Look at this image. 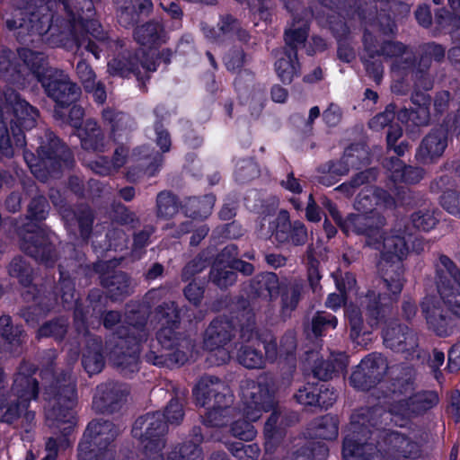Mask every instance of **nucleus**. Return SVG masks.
<instances>
[{"label":"nucleus","instance_id":"f257e3e1","mask_svg":"<svg viewBox=\"0 0 460 460\" xmlns=\"http://www.w3.org/2000/svg\"><path fill=\"white\" fill-rule=\"evenodd\" d=\"M323 205L345 233L366 234L367 243L381 252L380 265L384 274L378 290H369L366 296L359 298L360 305L366 309L368 315V324L374 327L402 291L403 279L401 261L409 251L405 235L384 236L380 228L385 225V218L378 213L368 215V212L373 211L374 206H392L393 199L383 190L367 188L358 196L355 202L356 209L362 213L349 215L344 221H341L336 207L330 200H324Z\"/></svg>","mask_w":460,"mask_h":460},{"label":"nucleus","instance_id":"f03ea898","mask_svg":"<svg viewBox=\"0 0 460 460\" xmlns=\"http://www.w3.org/2000/svg\"><path fill=\"white\" fill-rule=\"evenodd\" d=\"M367 416L361 414L354 415L352 421L345 436L342 446L343 460H385L390 457H415L418 454V446L403 435L397 432L385 434L383 442L379 443V449L372 444L362 443L366 437L367 430L365 422ZM372 426L377 424L372 417L367 419Z\"/></svg>","mask_w":460,"mask_h":460},{"label":"nucleus","instance_id":"7ed1b4c3","mask_svg":"<svg viewBox=\"0 0 460 460\" xmlns=\"http://www.w3.org/2000/svg\"><path fill=\"white\" fill-rule=\"evenodd\" d=\"M4 102L0 108V149L5 156L13 155L14 145H25L23 129L32 128L36 124L38 111L13 89L4 93Z\"/></svg>","mask_w":460,"mask_h":460},{"label":"nucleus","instance_id":"20e7f679","mask_svg":"<svg viewBox=\"0 0 460 460\" xmlns=\"http://www.w3.org/2000/svg\"><path fill=\"white\" fill-rule=\"evenodd\" d=\"M155 317L162 325V328L157 333L158 342L166 350H175L155 357L153 363L155 365H163L164 363L172 365L185 364L190 358H192V345L190 341L187 340H181L179 342H175L176 337L173 332V328L178 322L179 313L174 303L171 302L164 304V306H160L155 314Z\"/></svg>","mask_w":460,"mask_h":460},{"label":"nucleus","instance_id":"39448f33","mask_svg":"<svg viewBox=\"0 0 460 460\" xmlns=\"http://www.w3.org/2000/svg\"><path fill=\"white\" fill-rule=\"evenodd\" d=\"M25 60L31 58L36 62L32 63L33 82H40L46 93L60 107L75 102L80 96V88L74 84L69 76L63 72L45 66L44 57L33 51L23 52Z\"/></svg>","mask_w":460,"mask_h":460},{"label":"nucleus","instance_id":"423d86ee","mask_svg":"<svg viewBox=\"0 0 460 460\" xmlns=\"http://www.w3.org/2000/svg\"><path fill=\"white\" fill-rule=\"evenodd\" d=\"M47 138L49 141V146L41 144L38 149V157L28 151L23 154L31 173L41 181H48L49 177H57L58 170L63 165L68 166L72 161L69 149L53 133H48Z\"/></svg>","mask_w":460,"mask_h":460},{"label":"nucleus","instance_id":"0eeeda50","mask_svg":"<svg viewBox=\"0 0 460 460\" xmlns=\"http://www.w3.org/2000/svg\"><path fill=\"white\" fill-rule=\"evenodd\" d=\"M58 389L52 399H49L46 408V420L51 428L59 429L66 437L75 425V419L72 411L76 400V391L74 382L69 378L64 384L58 382Z\"/></svg>","mask_w":460,"mask_h":460},{"label":"nucleus","instance_id":"6e6552de","mask_svg":"<svg viewBox=\"0 0 460 460\" xmlns=\"http://www.w3.org/2000/svg\"><path fill=\"white\" fill-rule=\"evenodd\" d=\"M133 435L138 438L144 447V460H164L161 450L164 447V436L166 425L159 412L148 413L137 419L133 427Z\"/></svg>","mask_w":460,"mask_h":460},{"label":"nucleus","instance_id":"1a4fd4ad","mask_svg":"<svg viewBox=\"0 0 460 460\" xmlns=\"http://www.w3.org/2000/svg\"><path fill=\"white\" fill-rule=\"evenodd\" d=\"M307 31V20L299 21L286 31L285 41L289 49L277 51V61L275 62V70L283 83H290L298 71L296 49L305 43Z\"/></svg>","mask_w":460,"mask_h":460},{"label":"nucleus","instance_id":"9d476101","mask_svg":"<svg viewBox=\"0 0 460 460\" xmlns=\"http://www.w3.org/2000/svg\"><path fill=\"white\" fill-rule=\"evenodd\" d=\"M438 402V397L434 392L414 393L413 384L406 382L401 384L394 392V404L390 409V414H398L405 417L411 414L421 413ZM388 416L389 413H385Z\"/></svg>","mask_w":460,"mask_h":460},{"label":"nucleus","instance_id":"9b49d317","mask_svg":"<svg viewBox=\"0 0 460 460\" xmlns=\"http://www.w3.org/2000/svg\"><path fill=\"white\" fill-rule=\"evenodd\" d=\"M20 234L21 246L25 252L48 267L54 264L57 259L55 243L58 241L54 234L40 226L28 225Z\"/></svg>","mask_w":460,"mask_h":460},{"label":"nucleus","instance_id":"f8f14e48","mask_svg":"<svg viewBox=\"0 0 460 460\" xmlns=\"http://www.w3.org/2000/svg\"><path fill=\"white\" fill-rule=\"evenodd\" d=\"M272 407L273 399L264 377L243 382L240 408L250 420H259L263 411Z\"/></svg>","mask_w":460,"mask_h":460},{"label":"nucleus","instance_id":"ddd939ff","mask_svg":"<svg viewBox=\"0 0 460 460\" xmlns=\"http://www.w3.org/2000/svg\"><path fill=\"white\" fill-rule=\"evenodd\" d=\"M232 332V324L221 319L213 321L207 328L203 344L208 351L207 360L210 365L225 364L230 359L229 342Z\"/></svg>","mask_w":460,"mask_h":460},{"label":"nucleus","instance_id":"4468645a","mask_svg":"<svg viewBox=\"0 0 460 460\" xmlns=\"http://www.w3.org/2000/svg\"><path fill=\"white\" fill-rule=\"evenodd\" d=\"M118 431L109 421L93 420L89 423L78 447L79 460H94L97 452L109 450L108 446Z\"/></svg>","mask_w":460,"mask_h":460},{"label":"nucleus","instance_id":"2eb2a0df","mask_svg":"<svg viewBox=\"0 0 460 460\" xmlns=\"http://www.w3.org/2000/svg\"><path fill=\"white\" fill-rule=\"evenodd\" d=\"M241 339L243 342L237 354L241 365L247 368H261L265 364V358L259 348L261 339L254 331V314L247 311L242 314Z\"/></svg>","mask_w":460,"mask_h":460},{"label":"nucleus","instance_id":"dca6fc26","mask_svg":"<svg viewBox=\"0 0 460 460\" xmlns=\"http://www.w3.org/2000/svg\"><path fill=\"white\" fill-rule=\"evenodd\" d=\"M276 225L270 216L261 218L258 231L261 235L268 236L275 234L276 239L280 242H291L295 245H301L307 240V232L301 222H295L292 228L289 224V215L282 210L276 217Z\"/></svg>","mask_w":460,"mask_h":460},{"label":"nucleus","instance_id":"f3484780","mask_svg":"<svg viewBox=\"0 0 460 460\" xmlns=\"http://www.w3.org/2000/svg\"><path fill=\"white\" fill-rule=\"evenodd\" d=\"M25 51L31 50L23 49L19 51V57L23 62L19 67L13 63V52L4 49L0 53V75L10 84L22 88L30 86L35 77L31 65L36 60L28 58L26 61L23 55Z\"/></svg>","mask_w":460,"mask_h":460},{"label":"nucleus","instance_id":"a211bd4d","mask_svg":"<svg viewBox=\"0 0 460 460\" xmlns=\"http://www.w3.org/2000/svg\"><path fill=\"white\" fill-rule=\"evenodd\" d=\"M120 339L119 347L122 349L126 344L130 345L128 352H122L121 355L114 358L115 363L127 372H135L137 370L139 342L144 340L146 333L142 323L131 324L129 327H122L118 332Z\"/></svg>","mask_w":460,"mask_h":460},{"label":"nucleus","instance_id":"6ab92c4d","mask_svg":"<svg viewBox=\"0 0 460 460\" xmlns=\"http://www.w3.org/2000/svg\"><path fill=\"white\" fill-rule=\"evenodd\" d=\"M37 386L36 380L31 376L25 375L22 370L17 374L13 387V391L16 396V402L9 406L6 410L4 416L5 421L10 422L23 412H25L28 419L32 417V414L26 412V411L30 402L37 397Z\"/></svg>","mask_w":460,"mask_h":460},{"label":"nucleus","instance_id":"aec40b11","mask_svg":"<svg viewBox=\"0 0 460 460\" xmlns=\"http://www.w3.org/2000/svg\"><path fill=\"white\" fill-rule=\"evenodd\" d=\"M193 394L197 403L201 406L220 402L231 405L233 402V394L229 387L223 381L211 376L201 377Z\"/></svg>","mask_w":460,"mask_h":460},{"label":"nucleus","instance_id":"412c9836","mask_svg":"<svg viewBox=\"0 0 460 460\" xmlns=\"http://www.w3.org/2000/svg\"><path fill=\"white\" fill-rule=\"evenodd\" d=\"M385 370L386 364L382 356L369 355L353 371L349 383L357 389L367 390L382 377Z\"/></svg>","mask_w":460,"mask_h":460},{"label":"nucleus","instance_id":"4be33fe9","mask_svg":"<svg viewBox=\"0 0 460 460\" xmlns=\"http://www.w3.org/2000/svg\"><path fill=\"white\" fill-rule=\"evenodd\" d=\"M421 313L429 327L438 336H448L453 332L452 321L440 305L439 299L435 296H426L421 304Z\"/></svg>","mask_w":460,"mask_h":460},{"label":"nucleus","instance_id":"5701e85b","mask_svg":"<svg viewBox=\"0 0 460 460\" xmlns=\"http://www.w3.org/2000/svg\"><path fill=\"white\" fill-rule=\"evenodd\" d=\"M155 55V51L151 49L150 52L146 54L142 52L141 60H139L138 57H136L125 63L119 58H114L109 62L108 70L111 75H119L121 76H128L130 73H133L137 80H142L143 75L141 69H143L145 73L156 70V61L154 59Z\"/></svg>","mask_w":460,"mask_h":460},{"label":"nucleus","instance_id":"b1692460","mask_svg":"<svg viewBox=\"0 0 460 460\" xmlns=\"http://www.w3.org/2000/svg\"><path fill=\"white\" fill-rule=\"evenodd\" d=\"M384 342L391 349L407 353L411 358H414L418 348L417 335L408 327L399 324L387 327L384 331Z\"/></svg>","mask_w":460,"mask_h":460},{"label":"nucleus","instance_id":"393cba45","mask_svg":"<svg viewBox=\"0 0 460 460\" xmlns=\"http://www.w3.org/2000/svg\"><path fill=\"white\" fill-rule=\"evenodd\" d=\"M128 394L125 385L117 383L103 384L97 387L93 406L101 411H114Z\"/></svg>","mask_w":460,"mask_h":460},{"label":"nucleus","instance_id":"a878e982","mask_svg":"<svg viewBox=\"0 0 460 460\" xmlns=\"http://www.w3.org/2000/svg\"><path fill=\"white\" fill-rule=\"evenodd\" d=\"M205 37L211 41H221L232 38L235 34L242 41H247L249 35L242 30L239 23L232 16H223L217 28L207 25L202 26Z\"/></svg>","mask_w":460,"mask_h":460},{"label":"nucleus","instance_id":"bb28decb","mask_svg":"<svg viewBox=\"0 0 460 460\" xmlns=\"http://www.w3.org/2000/svg\"><path fill=\"white\" fill-rule=\"evenodd\" d=\"M295 397L301 404L318 405L326 409L332 405L336 400L334 391L327 387H323V385L318 388L311 384L300 388L295 394Z\"/></svg>","mask_w":460,"mask_h":460},{"label":"nucleus","instance_id":"cd10ccee","mask_svg":"<svg viewBox=\"0 0 460 460\" xmlns=\"http://www.w3.org/2000/svg\"><path fill=\"white\" fill-rule=\"evenodd\" d=\"M447 146V137L443 130L429 134L421 142L416 154L417 158L424 163H431L442 155Z\"/></svg>","mask_w":460,"mask_h":460},{"label":"nucleus","instance_id":"c85d7f7f","mask_svg":"<svg viewBox=\"0 0 460 460\" xmlns=\"http://www.w3.org/2000/svg\"><path fill=\"white\" fill-rule=\"evenodd\" d=\"M77 135L84 149L103 152L106 147L103 135L93 120H87L84 128H78Z\"/></svg>","mask_w":460,"mask_h":460},{"label":"nucleus","instance_id":"c756f323","mask_svg":"<svg viewBox=\"0 0 460 460\" xmlns=\"http://www.w3.org/2000/svg\"><path fill=\"white\" fill-rule=\"evenodd\" d=\"M367 163V151L362 146H353L345 151L339 162L331 166L330 172L337 175H344L349 172V167L358 168L360 164Z\"/></svg>","mask_w":460,"mask_h":460},{"label":"nucleus","instance_id":"7c9ffc66","mask_svg":"<svg viewBox=\"0 0 460 460\" xmlns=\"http://www.w3.org/2000/svg\"><path fill=\"white\" fill-rule=\"evenodd\" d=\"M385 167L390 171L391 178L394 181L415 183L423 176L421 169L405 166L398 158H392L387 161Z\"/></svg>","mask_w":460,"mask_h":460},{"label":"nucleus","instance_id":"2f4dec72","mask_svg":"<svg viewBox=\"0 0 460 460\" xmlns=\"http://www.w3.org/2000/svg\"><path fill=\"white\" fill-rule=\"evenodd\" d=\"M83 366L91 376L100 373L104 367V358L102 353V344L97 339L89 340L83 353Z\"/></svg>","mask_w":460,"mask_h":460},{"label":"nucleus","instance_id":"473e14b6","mask_svg":"<svg viewBox=\"0 0 460 460\" xmlns=\"http://www.w3.org/2000/svg\"><path fill=\"white\" fill-rule=\"evenodd\" d=\"M279 279L274 273H265L258 276L251 285L252 293L265 300L277 296L279 290Z\"/></svg>","mask_w":460,"mask_h":460},{"label":"nucleus","instance_id":"72a5a7b5","mask_svg":"<svg viewBox=\"0 0 460 460\" xmlns=\"http://www.w3.org/2000/svg\"><path fill=\"white\" fill-rule=\"evenodd\" d=\"M365 50L367 56L363 57V62L367 72L374 78L376 82H379L383 75V66L376 57H379L376 46L374 44L373 37L370 33L364 35Z\"/></svg>","mask_w":460,"mask_h":460},{"label":"nucleus","instance_id":"f704fd0d","mask_svg":"<svg viewBox=\"0 0 460 460\" xmlns=\"http://www.w3.org/2000/svg\"><path fill=\"white\" fill-rule=\"evenodd\" d=\"M435 268L438 291L440 285H453L454 282H460V273L448 257L440 255Z\"/></svg>","mask_w":460,"mask_h":460},{"label":"nucleus","instance_id":"c9c22d12","mask_svg":"<svg viewBox=\"0 0 460 460\" xmlns=\"http://www.w3.org/2000/svg\"><path fill=\"white\" fill-rule=\"evenodd\" d=\"M208 411L204 417V424L211 427H222L231 421L234 408L224 402L207 404Z\"/></svg>","mask_w":460,"mask_h":460},{"label":"nucleus","instance_id":"e433bc0d","mask_svg":"<svg viewBox=\"0 0 460 460\" xmlns=\"http://www.w3.org/2000/svg\"><path fill=\"white\" fill-rule=\"evenodd\" d=\"M135 39L139 44L151 47L152 45L164 42L165 32L159 23L147 22L137 28Z\"/></svg>","mask_w":460,"mask_h":460},{"label":"nucleus","instance_id":"4c0bfd02","mask_svg":"<svg viewBox=\"0 0 460 460\" xmlns=\"http://www.w3.org/2000/svg\"><path fill=\"white\" fill-rule=\"evenodd\" d=\"M231 420V431L234 437L242 440H252L255 437L256 431L252 425L254 420H250L243 414L242 408L234 409Z\"/></svg>","mask_w":460,"mask_h":460},{"label":"nucleus","instance_id":"58836bf2","mask_svg":"<svg viewBox=\"0 0 460 460\" xmlns=\"http://www.w3.org/2000/svg\"><path fill=\"white\" fill-rule=\"evenodd\" d=\"M438 293L451 314L460 319V281L453 285H440Z\"/></svg>","mask_w":460,"mask_h":460},{"label":"nucleus","instance_id":"ea45409f","mask_svg":"<svg viewBox=\"0 0 460 460\" xmlns=\"http://www.w3.org/2000/svg\"><path fill=\"white\" fill-rule=\"evenodd\" d=\"M201 440V436L195 435L194 441L187 442L181 448L168 452L166 460H201V451L198 446Z\"/></svg>","mask_w":460,"mask_h":460},{"label":"nucleus","instance_id":"a19ab883","mask_svg":"<svg viewBox=\"0 0 460 460\" xmlns=\"http://www.w3.org/2000/svg\"><path fill=\"white\" fill-rule=\"evenodd\" d=\"M0 333L3 339L10 345V349L17 348L23 341L22 332L18 326L11 324V318L7 315L0 317Z\"/></svg>","mask_w":460,"mask_h":460},{"label":"nucleus","instance_id":"79ce46f5","mask_svg":"<svg viewBox=\"0 0 460 460\" xmlns=\"http://www.w3.org/2000/svg\"><path fill=\"white\" fill-rule=\"evenodd\" d=\"M346 366V357L340 354L333 362L324 361L315 366L313 370L314 376L320 380H327L332 378L335 372L342 371Z\"/></svg>","mask_w":460,"mask_h":460},{"label":"nucleus","instance_id":"37998d69","mask_svg":"<svg viewBox=\"0 0 460 460\" xmlns=\"http://www.w3.org/2000/svg\"><path fill=\"white\" fill-rule=\"evenodd\" d=\"M102 282L113 299H119L120 296L128 294L131 289L128 278L121 272L114 274L111 280L105 279Z\"/></svg>","mask_w":460,"mask_h":460},{"label":"nucleus","instance_id":"c03bdc74","mask_svg":"<svg viewBox=\"0 0 460 460\" xmlns=\"http://www.w3.org/2000/svg\"><path fill=\"white\" fill-rule=\"evenodd\" d=\"M233 270L234 264L230 266L222 264L221 261H217L210 272L212 281L220 288H226L232 285L236 279V274Z\"/></svg>","mask_w":460,"mask_h":460},{"label":"nucleus","instance_id":"a18cd8bd","mask_svg":"<svg viewBox=\"0 0 460 460\" xmlns=\"http://www.w3.org/2000/svg\"><path fill=\"white\" fill-rule=\"evenodd\" d=\"M304 289V283L302 281L296 280L290 285L287 291L282 294L283 314H290L296 308Z\"/></svg>","mask_w":460,"mask_h":460},{"label":"nucleus","instance_id":"49530a36","mask_svg":"<svg viewBox=\"0 0 460 460\" xmlns=\"http://www.w3.org/2000/svg\"><path fill=\"white\" fill-rule=\"evenodd\" d=\"M215 204V197L206 195L202 199L192 198L187 203V208L191 217H207L212 211Z\"/></svg>","mask_w":460,"mask_h":460},{"label":"nucleus","instance_id":"de8ad7c7","mask_svg":"<svg viewBox=\"0 0 460 460\" xmlns=\"http://www.w3.org/2000/svg\"><path fill=\"white\" fill-rule=\"evenodd\" d=\"M346 317L350 326V337L359 344L360 342L358 341L359 336L370 332L365 329L360 310L355 305H349L346 307Z\"/></svg>","mask_w":460,"mask_h":460},{"label":"nucleus","instance_id":"09e8293b","mask_svg":"<svg viewBox=\"0 0 460 460\" xmlns=\"http://www.w3.org/2000/svg\"><path fill=\"white\" fill-rule=\"evenodd\" d=\"M398 119L402 123L411 122L416 126H423L429 122V112L425 104L419 105L415 110L403 109L399 111Z\"/></svg>","mask_w":460,"mask_h":460},{"label":"nucleus","instance_id":"8fccbe9b","mask_svg":"<svg viewBox=\"0 0 460 460\" xmlns=\"http://www.w3.org/2000/svg\"><path fill=\"white\" fill-rule=\"evenodd\" d=\"M9 274L11 277L16 278L24 287H29L32 279L31 269L22 258L12 261L9 266Z\"/></svg>","mask_w":460,"mask_h":460},{"label":"nucleus","instance_id":"3c124183","mask_svg":"<svg viewBox=\"0 0 460 460\" xmlns=\"http://www.w3.org/2000/svg\"><path fill=\"white\" fill-rule=\"evenodd\" d=\"M315 436L322 439H334L338 436V422L333 416L321 418L316 426Z\"/></svg>","mask_w":460,"mask_h":460},{"label":"nucleus","instance_id":"603ef678","mask_svg":"<svg viewBox=\"0 0 460 460\" xmlns=\"http://www.w3.org/2000/svg\"><path fill=\"white\" fill-rule=\"evenodd\" d=\"M411 222L416 228L429 231L436 226L438 218L433 209L424 208L411 216Z\"/></svg>","mask_w":460,"mask_h":460},{"label":"nucleus","instance_id":"864d4df0","mask_svg":"<svg viewBox=\"0 0 460 460\" xmlns=\"http://www.w3.org/2000/svg\"><path fill=\"white\" fill-rule=\"evenodd\" d=\"M376 178V172L374 169H369L359 172L349 182L340 185L336 190L343 192L347 196H350L355 191V189L359 185L370 182Z\"/></svg>","mask_w":460,"mask_h":460},{"label":"nucleus","instance_id":"5fc2aeb1","mask_svg":"<svg viewBox=\"0 0 460 460\" xmlns=\"http://www.w3.org/2000/svg\"><path fill=\"white\" fill-rule=\"evenodd\" d=\"M178 206L173 195L170 192H161L157 196V214L168 218L176 214Z\"/></svg>","mask_w":460,"mask_h":460},{"label":"nucleus","instance_id":"6e6d98bb","mask_svg":"<svg viewBox=\"0 0 460 460\" xmlns=\"http://www.w3.org/2000/svg\"><path fill=\"white\" fill-rule=\"evenodd\" d=\"M229 450L238 460H256L260 455V449L257 445H244L242 442L231 444Z\"/></svg>","mask_w":460,"mask_h":460},{"label":"nucleus","instance_id":"4d7b16f0","mask_svg":"<svg viewBox=\"0 0 460 460\" xmlns=\"http://www.w3.org/2000/svg\"><path fill=\"white\" fill-rule=\"evenodd\" d=\"M280 413L278 412L277 411H274L265 424V447L267 450H270L271 447H273V440L279 439L281 437L282 432L277 425Z\"/></svg>","mask_w":460,"mask_h":460},{"label":"nucleus","instance_id":"13d9d810","mask_svg":"<svg viewBox=\"0 0 460 460\" xmlns=\"http://www.w3.org/2000/svg\"><path fill=\"white\" fill-rule=\"evenodd\" d=\"M49 212V204L44 197H37L29 205L28 217L31 220H43Z\"/></svg>","mask_w":460,"mask_h":460},{"label":"nucleus","instance_id":"bf43d9fd","mask_svg":"<svg viewBox=\"0 0 460 460\" xmlns=\"http://www.w3.org/2000/svg\"><path fill=\"white\" fill-rule=\"evenodd\" d=\"M337 319L334 315L325 313H318L312 321V330L316 336L322 335L327 327L335 328Z\"/></svg>","mask_w":460,"mask_h":460},{"label":"nucleus","instance_id":"052dcab7","mask_svg":"<svg viewBox=\"0 0 460 460\" xmlns=\"http://www.w3.org/2000/svg\"><path fill=\"white\" fill-rule=\"evenodd\" d=\"M258 174V166L252 160H242L236 164L235 175L239 181H248Z\"/></svg>","mask_w":460,"mask_h":460},{"label":"nucleus","instance_id":"680f3d73","mask_svg":"<svg viewBox=\"0 0 460 460\" xmlns=\"http://www.w3.org/2000/svg\"><path fill=\"white\" fill-rule=\"evenodd\" d=\"M78 22L83 24V27L94 40H96L100 45L104 46L105 40L107 39L105 32L102 31L101 24L94 20L87 21L84 22V18L78 12L77 13Z\"/></svg>","mask_w":460,"mask_h":460},{"label":"nucleus","instance_id":"e2e57ef3","mask_svg":"<svg viewBox=\"0 0 460 460\" xmlns=\"http://www.w3.org/2000/svg\"><path fill=\"white\" fill-rule=\"evenodd\" d=\"M66 322L65 320H58L44 324L39 330L40 337L53 336L56 339H61L66 332Z\"/></svg>","mask_w":460,"mask_h":460},{"label":"nucleus","instance_id":"0e129e2a","mask_svg":"<svg viewBox=\"0 0 460 460\" xmlns=\"http://www.w3.org/2000/svg\"><path fill=\"white\" fill-rule=\"evenodd\" d=\"M440 203L449 214L460 216V195L455 190L445 191L441 196Z\"/></svg>","mask_w":460,"mask_h":460},{"label":"nucleus","instance_id":"69168bd1","mask_svg":"<svg viewBox=\"0 0 460 460\" xmlns=\"http://www.w3.org/2000/svg\"><path fill=\"white\" fill-rule=\"evenodd\" d=\"M76 73L85 91H93L94 89L95 74L91 66L86 62L80 61L76 66Z\"/></svg>","mask_w":460,"mask_h":460},{"label":"nucleus","instance_id":"338daca9","mask_svg":"<svg viewBox=\"0 0 460 460\" xmlns=\"http://www.w3.org/2000/svg\"><path fill=\"white\" fill-rule=\"evenodd\" d=\"M163 419L166 418L170 424H178L183 419L184 412L181 402L178 399H172L165 409Z\"/></svg>","mask_w":460,"mask_h":460},{"label":"nucleus","instance_id":"774afa93","mask_svg":"<svg viewBox=\"0 0 460 460\" xmlns=\"http://www.w3.org/2000/svg\"><path fill=\"white\" fill-rule=\"evenodd\" d=\"M394 118V106L388 105L385 110L375 116L369 122V126L374 130H380L388 125Z\"/></svg>","mask_w":460,"mask_h":460}]
</instances>
